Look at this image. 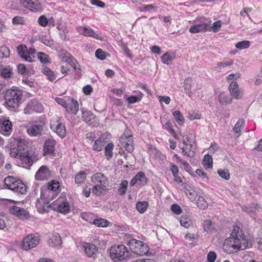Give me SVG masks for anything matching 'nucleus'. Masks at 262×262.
<instances>
[{
	"instance_id": "24",
	"label": "nucleus",
	"mask_w": 262,
	"mask_h": 262,
	"mask_svg": "<svg viewBox=\"0 0 262 262\" xmlns=\"http://www.w3.org/2000/svg\"><path fill=\"white\" fill-rule=\"evenodd\" d=\"M48 243L52 247L60 245L62 244V240L59 234L58 233H53L49 238Z\"/></svg>"
},
{
	"instance_id": "52",
	"label": "nucleus",
	"mask_w": 262,
	"mask_h": 262,
	"mask_svg": "<svg viewBox=\"0 0 262 262\" xmlns=\"http://www.w3.org/2000/svg\"><path fill=\"white\" fill-rule=\"evenodd\" d=\"M1 74L3 77L5 78H9L12 76V69L8 67L5 68L1 71Z\"/></svg>"
},
{
	"instance_id": "14",
	"label": "nucleus",
	"mask_w": 262,
	"mask_h": 262,
	"mask_svg": "<svg viewBox=\"0 0 262 262\" xmlns=\"http://www.w3.org/2000/svg\"><path fill=\"white\" fill-rule=\"evenodd\" d=\"M36 206L38 212L43 213L48 211L51 205H49V202L46 200L45 197L41 192L40 199H37L36 202Z\"/></svg>"
},
{
	"instance_id": "23",
	"label": "nucleus",
	"mask_w": 262,
	"mask_h": 262,
	"mask_svg": "<svg viewBox=\"0 0 262 262\" xmlns=\"http://www.w3.org/2000/svg\"><path fill=\"white\" fill-rule=\"evenodd\" d=\"M128 245L130 246V249L131 250L133 249V248L132 247V246L135 245V248L140 247L143 249V251L141 252V253H139V255L145 254L148 251V246L146 244L143 243L140 241L132 239L128 242Z\"/></svg>"
},
{
	"instance_id": "9",
	"label": "nucleus",
	"mask_w": 262,
	"mask_h": 262,
	"mask_svg": "<svg viewBox=\"0 0 262 262\" xmlns=\"http://www.w3.org/2000/svg\"><path fill=\"white\" fill-rule=\"evenodd\" d=\"M20 5L25 9L35 13L41 12L42 7L38 0H20Z\"/></svg>"
},
{
	"instance_id": "31",
	"label": "nucleus",
	"mask_w": 262,
	"mask_h": 262,
	"mask_svg": "<svg viewBox=\"0 0 262 262\" xmlns=\"http://www.w3.org/2000/svg\"><path fill=\"white\" fill-rule=\"evenodd\" d=\"M42 72L47 76V78L51 81L53 82L56 80V75L51 71L50 69L46 66H43Z\"/></svg>"
},
{
	"instance_id": "35",
	"label": "nucleus",
	"mask_w": 262,
	"mask_h": 262,
	"mask_svg": "<svg viewBox=\"0 0 262 262\" xmlns=\"http://www.w3.org/2000/svg\"><path fill=\"white\" fill-rule=\"evenodd\" d=\"M70 58L66 60V62L69 63L74 70L76 71L78 73L81 72V68L77 60L73 57V56H70Z\"/></svg>"
},
{
	"instance_id": "8",
	"label": "nucleus",
	"mask_w": 262,
	"mask_h": 262,
	"mask_svg": "<svg viewBox=\"0 0 262 262\" xmlns=\"http://www.w3.org/2000/svg\"><path fill=\"white\" fill-rule=\"evenodd\" d=\"M37 124L28 126L27 128L28 134L31 137H36L41 135L42 127L45 124V119L43 117H39L38 121H36Z\"/></svg>"
},
{
	"instance_id": "39",
	"label": "nucleus",
	"mask_w": 262,
	"mask_h": 262,
	"mask_svg": "<svg viewBox=\"0 0 262 262\" xmlns=\"http://www.w3.org/2000/svg\"><path fill=\"white\" fill-rule=\"evenodd\" d=\"M152 153L155 156L156 159L158 160L159 163H164L166 157L160 150L155 148L152 149Z\"/></svg>"
},
{
	"instance_id": "26",
	"label": "nucleus",
	"mask_w": 262,
	"mask_h": 262,
	"mask_svg": "<svg viewBox=\"0 0 262 262\" xmlns=\"http://www.w3.org/2000/svg\"><path fill=\"white\" fill-rule=\"evenodd\" d=\"M175 53L167 52L161 56V61L163 63L170 66L175 58Z\"/></svg>"
},
{
	"instance_id": "62",
	"label": "nucleus",
	"mask_w": 262,
	"mask_h": 262,
	"mask_svg": "<svg viewBox=\"0 0 262 262\" xmlns=\"http://www.w3.org/2000/svg\"><path fill=\"white\" fill-rule=\"evenodd\" d=\"M38 23L42 27H46L48 25V21L45 15H41L38 19Z\"/></svg>"
},
{
	"instance_id": "34",
	"label": "nucleus",
	"mask_w": 262,
	"mask_h": 262,
	"mask_svg": "<svg viewBox=\"0 0 262 262\" xmlns=\"http://www.w3.org/2000/svg\"><path fill=\"white\" fill-rule=\"evenodd\" d=\"M162 127L167 130L176 139L179 138L178 135L172 128L171 123L170 121L162 123Z\"/></svg>"
},
{
	"instance_id": "22",
	"label": "nucleus",
	"mask_w": 262,
	"mask_h": 262,
	"mask_svg": "<svg viewBox=\"0 0 262 262\" xmlns=\"http://www.w3.org/2000/svg\"><path fill=\"white\" fill-rule=\"evenodd\" d=\"M93 184H108V179L101 172L95 173L91 178Z\"/></svg>"
},
{
	"instance_id": "4",
	"label": "nucleus",
	"mask_w": 262,
	"mask_h": 262,
	"mask_svg": "<svg viewBox=\"0 0 262 262\" xmlns=\"http://www.w3.org/2000/svg\"><path fill=\"white\" fill-rule=\"evenodd\" d=\"M110 256L114 262H126L131 257V253L123 245H113L111 247Z\"/></svg>"
},
{
	"instance_id": "42",
	"label": "nucleus",
	"mask_w": 262,
	"mask_h": 262,
	"mask_svg": "<svg viewBox=\"0 0 262 262\" xmlns=\"http://www.w3.org/2000/svg\"><path fill=\"white\" fill-rule=\"evenodd\" d=\"M148 206V203L143 202H138L136 204V208L140 213H143L145 211Z\"/></svg>"
},
{
	"instance_id": "21",
	"label": "nucleus",
	"mask_w": 262,
	"mask_h": 262,
	"mask_svg": "<svg viewBox=\"0 0 262 262\" xmlns=\"http://www.w3.org/2000/svg\"><path fill=\"white\" fill-rule=\"evenodd\" d=\"M106 139L107 135L105 134L102 135L98 139L95 140L93 145V149L97 151H101L104 145L107 143Z\"/></svg>"
},
{
	"instance_id": "46",
	"label": "nucleus",
	"mask_w": 262,
	"mask_h": 262,
	"mask_svg": "<svg viewBox=\"0 0 262 262\" xmlns=\"http://www.w3.org/2000/svg\"><path fill=\"white\" fill-rule=\"evenodd\" d=\"M128 184V181L126 180H124L121 183L118 189V193L120 195H124L126 193Z\"/></svg>"
},
{
	"instance_id": "58",
	"label": "nucleus",
	"mask_w": 262,
	"mask_h": 262,
	"mask_svg": "<svg viewBox=\"0 0 262 262\" xmlns=\"http://www.w3.org/2000/svg\"><path fill=\"white\" fill-rule=\"evenodd\" d=\"M70 56L72 55L66 50H61L59 52L60 58L64 62H66V60L71 57Z\"/></svg>"
},
{
	"instance_id": "5",
	"label": "nucleus",
	"mask_w": 262,
	"mask_h": 262,
	"mask_svg": "<svg viewBox=\"0 0 262 262\" xmlns=\"http://www.w3.org/2000/svg\"><path fill=\"white\" fill-rule=\"evenodd\" d=\"M5 188L10 189L17 194H23L27 192V186L20 180L12 176L7 177L4 181Z\"/></svg>"
},
{
	"instance_id": "55",
	"label": "nucleus",
	"mask_w": 262,
	"mask_h": 262,
	"mask_svg": "<svg viewBox=\"0 0 262 262\" xmlns=\"http://www.w3.org/2000/svg\"><path fill=\"white\" fill-rule=\"evenodd\" d=\"M139 10L141 12H150L156 10V8L152 4L145 5L140 7Z\"/></svg>"
},
{
	"instance_id": "37",
	"label": "nucleus",
	"mask_w": 262,
	"mask_h": 262,
	"mask_svg": "<svg viewBox=\"0 0 262 262\" xmlns=\"http://www.w3.org/2000/svg\"><path fill=\"white\" fill-rule=\"evenodd\" d=\"M181 225L185 227L188 228L192 225V221L188 215H182L180 220Z\"/></svg>"
},
{
	"instance_id": "3",
	"label": "nucleus",
	"mask_w": 262,
	"mask_h": 262,
	"mask_svg": "<svg viewBox=\"0 0 262 262\" xmlns=\"http://www.w3.org/2000/svg\"><path fill=\"white\" fill-rule=\"evenodd\" d=\"M23 90L16 86H13L8 90L5 94V99L6 105L12 108L18 107L21 103Z\"/></svg>"
},
{
	"instance_id": "13",
	"label": "nucleus",
	"mask_w": 262,
	"mask_h": 262,
	"mask_svg": "<svg viewBox=\"0 0 262 262\" xmlns=\"http://www.w3.org/2000/svg\"><path fill=\"white\" fill-rule=\"evenodd\" d=\"M12 132V124L11 122L6 117L0 118V134L8 136Z\"/></svg>"
},
{
	"instance_id": "10",
	"label": "nucleus",
	"mask_w": 262,
	"mask_h": 262,
	"mask_svg": "<svg viewBox=\"0 0 262 262\" xmlns=\"http://www.w3.org/2000/svg\"><path fill=\"white\" fill-rule=\"evenodd\" d=\"M42 111V105L35 99L30 100L24 110L25 114H30L34 112L41 113Z\"/></svg>"
},
{
	"instance_id": "57",
	"label": "nucleus",
	"mask_w": 262,
	"mask_h": 262,
	"mask_svg": "<svg viewBox=\"0 0 262 262\" xmlns=\"http://www.w3.org/2000/svg\"><path fill=\"white\" fill-rule=\"evenodd\" d=\"M12 23L13 25H23L25 23V19L23 17L16 16L13 18Z\"/></svg>"
},
{
	"instance_id": "41",
	"label": "nucleus",
	"mask_w": 262,
	"mask_h": 262,
	"mask_svg": "<svg viewBox=\"0 0 262 262\" xmlns=\"http://www.w3.org/2000/svg\"><path fill=\"white\" fill-rule=\"evenodd\" d=\"M58 209L60 212L64 214L68 213L70 211V206L68 202L64 201L58 205Z\"/></svg>"
},
{
	"instance_id": "51",
	"label": "nucleus",
	"mask_w": 262,
	"mask_h": 262,
	"mask_svg": "<svg viewBox=\"0 0 262 262\" xmlns=\"http://www.w3.org/2000/svg\"><path fill=\"white\" fill-rule=\"evenodd\" d=\"M217 173L222 179L228 180L230 179V174L227 169H220L217 170Z\"/></svg>"
},
{
	"instance_id": "16",
	"label": "nucleus",
	"mask_w": 262,
	"mask_h": 262,
	"mask_svg": "<svg viewBox=\"0 0 262 262\" xmlns=\"http://www.w3.org/2000/svg\"><path fill=\"white\" fill-rule=\"evenodd\" d=\"M51 176V171L48 167L45 165H42L40 167L35 176V179L39 181L48 179Z\"/></svg>"
},
{
	"instance_id": "25",
	"label": "nucleus",
	"mask_w": 262,
	"mask_h": 262,
	"mask_svg": "<svg viewBox=\"0 0 262 262\" xmlns=\"http://www.w3.org/2000/svg\"><path fill=\"white\" fill-rule=\"evenodd\" d=\"M55 141L52 139L47 140L44 144L43 150L46 154H53L55 150Z\"/></svg>"
},
{
	"instance_id": "12",
	"label": "nucleus",
	"mask_w": 262,
	"mask_h": 262,
	"mask_svg": "<svg viewBox=\"0 0 262 262\" xmlns=\"http://www.w3.org/2000/svg\"><path fill=\"white\" fill-rule=\"evenodd\" d=\"M39 243V236L37 235H28L23 239V247L26 250L36 247Z\"/></svg>"
},
{
	"instance_id": "38",
	"label": "nucleus",
	"mask_w": 262,
	"mask_h": 262,
	"mask_svg": "<svg viewBox=\"0 0 262 262\" xmlns=\"http://www.w3.org/2000/svg\"><path fill=\"white\" fill-rule=\"evenodd\" d=\"M114 145L113 143H108L104 148L105 156L107 160L111 159L113 157V150Z\"/></svg>"
},
{
	"instance_id": "56",
	"label": "nucleus",
	"mask_w": 262,
	"mask_h": 262,
	"mask_svg": "<svg viewBox=\"0 0 262 262\" xmlns=\"http://www.w3.org/2000/svg\"><path fill=\"white\" fill-rule=\"evenodd\" d=\"M38 58L41 63H48L50 62L48 55L43 52L38 53Z\"/></svg>"
},
{
	"instance_id": "53",
	"label": "nucleus",
	"mask_w": 262,
	"mask_h": 262,
	"mask_svg": "<svg viewBox=\"0 0 262 262\" xmlns=\"http://www.w3.org/2000/svg\"><path fill=\"white\" fill-rule=\"evenodd\" d=\"M233 64V61L232 59H228V60H224L221 62H218L217 65L219 68L222 69V68H225L227 67L231 66Z\"/></svg>"
},
{
	"instance_id": "61",
	"label": "nucleus",
	"mask_w": 262,
	"mask_h": 262,
	"mask_svg": "<svg viewBox=\"0 0 262 262\" xmlns=\"http://www.w3.org/2000/svg\"><path fill=\"white\" fill-rule=\"evenodd\" d=\"M203 227L206 231H211L213 229L212 222L210 220L205 221L204 222Z\"/></svg>"
},
{
	"instance_id": "28",
	"label": "nucleus",
	"mask_w": 262,
	"mask_h": 262,
	"mask_svg": "<svg viewBox=\"0 0 262 262\" xmlns=\"http://www.w3.org/2000/svg\"><path fill=\"white\" fill-rule=\"evenodd\" d=\"M194 145L190 143L182 147V152L188 157H191L194 155Z\"/></svg>"
},
{
	"instance_id": "15",
	"label": "nucleus",
	"mask_w": 262,
	"mask_h": 262,
	"mask_svg": "<svg viewBox=\"0 0 262 262\" xmlns=\"http://www.w3.org/2000/svg\"><path fill=\"white\" fill-rule=\"evenodd\" d=\"M10 212L22 220L28 219L29 217V213L24 209L17 206H13L9 208Z\"/></svg>"
},
{
	"instance_id": "40",
	"label": "nucleus",
	"mask_w": 262,
	"mask_h": 262,
	"mask_svg": "<svg viewBox=\"0 0 262 262\" xmlns=\"http://www.w3.org/2000/svg\"><path fill=\"white\" fill-rule=\"evenodd\" d=\"M176 121L180 125H182L184 122V117L179 111H176L172 114Z\"/></svg>"
},
{
	"instance_id": "63",
	"label": "nucleus",
	"mask_w": 262,
	"mask_h": 262,
	"mask_svg": "<svg viewBox=\"0 0 262 262\" xmlns=\"http://www.w3.org/2000/svg\"><path fill=\"white\" fill-rule=\"evenodd\" d=\"M171 211L177 214H180L182 210L181 208L177 204H172L171 206Z\"/></svg>"
},
{
	"instance_id": "17",
	"label": "nucleus",
	"mask_w": 262,
	"mask_h": 262,
	"mask_svg": "<svg viewBox=\"0 0 262 262\" xmlns=\"http://www.w3.org/2000/svg\"><path fill=\"white\" fill-rule=\"evenodd\" d=\"M83 247L88 257L96 258L98 248L94 244L84 242L83 244Z\"/></svg>"
},
{
	"instance_id": "36",
	"label": "nucleus",
	"mask_w": 262,
	"mask_h": 262,
	"mask_svg": "<svg viewBox=\"0 0 262 262\" xmlns=\"http://www.w3.org/2000/svg\"><path fill=\"white\" fill-rule=\"evenodd\" d=\"M219 101L222 104H229L231 103L232 98L230 96L225 93H221L219 96Z\"/></svg>"
},
{
	"instance_id": "49",
	"label": "nucleus",
	"mask_w": 262,
	"mask_h": 262,
	"mask_svg": "<svg viewBox=\"0 0 262 262\" xmlns=\"http://www.w3.org/2000/svg\"><path fill=\"white\" fill-rule=\"evenodd\" d=\"M85 172L84 171H80L78 172L75 177V182L77 184H81V183H83L85 181Z\"/></svg>"
},
{
	"instance_id": "33",
	"label": "nucleus",
	"mask_w": 262,
	"mask_h": 262,
	"mask_svg": "<svg viewBox=\"0 0 262 262\" xmlns=\"http://www.w3.org/2000/svg\"><path fill=\"white\" fill-rule=\"evenodd\" d=\"M244 124L245 121L243 119H239L235 124L233 130L237 137H238L241 135V131L244 128Z\"/></svg>"
},
{
	"instance_id": "19",
	"label": "nucleus",
	"mask_w": 262,
	"mask_h": 262,
	"mask_svg": "<svg viewBox=\"0 0 262 262\" xmlns=\"http://www.w3.org/2000/svg\"><path fill=\"white\" fill-rule=\"evenodd\" d=\"M209 24L201 21L199 24H196L191 26L189 28V32L191 33H197L199 32H206L208 30Z\"/></svg>"
},
{
	"instance_id": "18",
	"label": "nucleus",
	"mask_w": 262,
	"mask_h": 262,
	"mask_svg": "<svg viewBox=\"0 0 262 262\" xmlns=\"http://www.w3.org/2000/svg\"><path fill=\"white\" fill-rule=\"evenodd\" d=\"M82 117L83 120L90 125L95 126L97 123L95 115L90 111L82 110Z\"/></svg>"
},
{
	"instance_id": "44",
	"label": "nucleus",
	"mask_w": 262,
	"mask_h": 262,
	"mask_svg": "<svg viewBox=\"0 0 262 262\" xmlns=\"http://www.w3.org/2000/svg\"><path fill=\"white\" fill-rule=\"evenodd\" d=\"M196 204L198 207L202 209H205L208 207V203L205 199L200 195L198 196Z\"/></svg>"
},
{
	"instance_id": "32",
	"label": "nucleus",
	"mask_w": 262,
	"mask_h": 262,
	"mask_svg": "<svg viewBox=\"0 0 262 262\" xmlns=\"http://www.w3.org/2000/svg\"><path fill=\"white\" fill-rule=\"evenodd\" d=\"M83 36L86 37H92L95 39L100 40H103V37L101 34L97 33L94 31V30L90 28H86Z\"/></svg>"
},
{
	"instance_id": "20",
	"label": "nucleus",
	"mask_w": 262,
	"mask_h": 262,
	"mask_svg": "<svg viewBox=\"0 0 262 262\" xmlns=\"http://www.w3.org/2000/svg\"><path fill=\"white\" fill-rule=\"evenodd\" d=\"M229 91L231 96L236 99H240L243 94L240 91L238 84L237 82L233 81L230 83L229 86Z\"/></svg>"
},
{
	"instance_id": "54",
	"label": "nucleus",
	"mask_w": 262,
	"mask_h": 262,
	"mask_svg": "<svg viewBox=\"0 0 262 262\" xmlns=\"http://www.w3.org/2000/svg\"><path fill=\"white\" fill-rule=\"evenodd\" d=\"M221 26L222 23L221 20L216 21L213 23L212 25L210 28H208V30L217 32L220 30Z\"/></svg>"
},
{
	"instance_id": "64",
	"label": "nucleus",
	"mask_w": 262,
	"mask_h": 262,
	"mask_svg": "<svg viewBox=\"0 0 262 262\" xmlns=\"http://www.w3.org/2000/svg\"><path fill=\"white\" fill-rule=\"evenodd\" d=\"M216 257V253L213 251L209 252L207 255V260L208 262H214Z\"/></svg>"
},
{
	"instance_id": "43",
	"label": "nucleus",
	"mask_w": 262,
	"mask_h": 262,
	"mask_svg": "<svg viewBox=\"0 0 262 262\" xmlns=\"http://www.w3.org/2000/svg\"><path fill=\"white\" fill-rule=\"evenodd\" d=\"M9 55V49L5 46H2L0 48V59L8 58Z\"/></svg>"
},
{
	"instance_id": "1",
	"label": "nucleus",
	"mask_w": 262,
	"mask_h": 262,
	"mask_svg": "<svg viewBox=\"0 0 262 262\" xmlns=\"http://www.w3.org/2000/svg\"><path fill=\"white\" fill-rule=\"evenodd\" d=\"M30 141L25 138H11L7 146L10 149V156L19 159L22 164H33L39 159L37 154L33 150H25L29 148Z\"/></svg>"
},
{
	"instance_id": "50",
	"label": "nucleus",
	"mask_w": 262,
	"mask_h": 262,
	"mask_svg": "<svg viewBox=\"0 0 262 262\" xmlns=\"http://www.w3.org/2000/svg\"><path fill=\"white\" fill-rule=\"evenodd\" d=\"M138 182L139 181L141 185H144L147 183V179L145 176V174L143 172H139L135 176Z\"/></svg>"
},
{
	"instance_id": "48",
	"label": "nucleus",
	"mask_w": 262,
	"mask_h": 262,
	"mask_svg": "<svg viewBox=\"0 0 262 262\" xmlns=\"http://www.w3.org/2000/svg\"><path fill=\"white\" fill-rule=\"evenodd\" d=\"M201 117V114L198 111H190L188 112V118L191 120L199 119Z\"/></svg>"
},
{
	"instance_id": "27",
	"label": "nucleus",
	"mask_w": 262,
	"mask_h": 262,
	"mask_svg": "<svg viewBox=\"0 0 262 262\" xmlns=\"http://www.w3.org/2000/svg\"><path fill=\"white\" fill-rule=\"evenodd\" d=\"M133 93H135V95L130 96L127 99L128 102L130 104L139 102L143 98V94L139 91H134Z\"/></svg>"
},
{
	"instance_id": "30",
	"label": "nucleus",
	"mask_w": 262,
	"mask_h": 262,
	"mask_svg": "<svg viewBox=\"0 0 262 262\" xmlns=\"http://www.w3.org/2000/svg\"><path fill=\"white\" fill-rule=\"evenodd\" d=\"M95 184V185L93 187L92 189V192L93 193L97 195H101L103 191L107 190V186H108V184Z\"/></svg>"
},
{
	"instance_id": "6",
	"label": "nucleus",
	"mask_w": 262,
	"mask_h": 262,
	"mask_svg": "<svg viewBox=\"0 0 262 262\" xmlns=\"http://www.w3.org/2000/svg\"><path fill=\"white\" fill-rule=\"evenodd\" d=\"M120 145L125 149L128 152H132L134 150L133 137L130 130H125L119 140Z\"/></svg>"
},
{
	"instance_id": "59",
	"label": "nucleus",
	"mask_w": 262,
	"mask_h": 262,
	"mask_svg": "<svg viewBox=\"0 0 262 262\" xmlns=\"http://www.w3.org/2000/svg\"><path fill=\"white\" fill-rule=\"evenodd\" d=\"M59 187V183L57 182H55L54 181L51 183L48 184V190H47L48 193L51 192L52 191H55Z\"/></svg>"
},
{
	"instance_id": "11",
	"label": "nucleus",
	"mask_w": 262,
	"mask_h": 262,
	"mask_svg": "<svg viewBox=\"0 0 262 262\" xmlns=\"http://www.w3.org/2000/svg\"><path fill=\"white\" fill-rule=\"evenodd\" d=\"M50 127L52 130L56 132V134L61 138H63L66 135V130L64 124L62 123L61 118H57L56 121L51 122Z\"/></svg>"
},
{
	"instance_id": "7",
	"label": "nucleus",
	"mask_w": 262,
	"mask_h": 262,
	"mask_svg": "<svg viewBox=\"0 0 262 262\" xmlns=\"http://www.w3.org/2000/svg\"><path fill=\"white\" fill-rule=\"evenodd\" d=\"M17 51L19 56L26 61L31 62L33 61L36 52L35 49H28L26 45L22 44L18 46Z\"/></svg>"
},
{
	"instance_id": "45",
	"label": "nucleus",
	"mask_w": 262,
	"mask_h": 262,
	"mask_svg": "<svg viewBox=\"0 0 262 262\" xmlns=\"http://www.w3.org/2000/svg\"><path fill=\"white\" fill-rule=\"evenodd\" d=\"M250 45V42L248 40H243L239 41L235 44V47L239 50L248 49Z\"/></svg>"
},
{
	"instance_id": "2",
	"label": "nucleus",
	"mask_w": 262,
	"mask_h": 262,
	"mask_svg": "<svg viewBox=\"0 0 262 262\" xmlns=\"http://www.w3.org/2000/svg\"><path fill=\"white\" fill-rule=\"evenodd\" d=\"M248 239L239 227H234L230 236L224 241L223 249L228 253H236L251 247Z\"/></svg>"
},
{
	"instance_id": "29",
	"label": "nucleus",
	"mask_w": 262,
	"mask_h": 262,
	"mask_svg": "<svg viewBox=\"0 0 262 262\" xmlns=\"http://www.w3.org/2000/svg\"><path fill=\"white\" fill-rule=\"evenodd\" d=\"M68 105V107L66 109L67 111L71 112V113L76 115L79 110V104L77 101L72 98L70 99V102Z\"/></svg>"
},
{
	"instance_id": "60",
	"label": "nucleus",
	"mask_w": 262,
	"mask_h": 262,
	"mask_svg": "<svg viewBox=\"0 0 262 262\" xmlns=\"http://www.w3.org/2000/svg\"><path fill=\"white\" fill-rule=\"evenodd\" d=\"M95 56L97 58L103 60L106 58V54L101 49H98L95 52Z\"/></svg>"
},
{
	"instance_id": "47",
	"label": "nucleus",
	"mask_w": 262,
	"mask_h": 262,
	"mask_svg": "<svg viewBox=\"0 0 262 262\" xmlns=\"http://www.w3.org/2000/svg\"><path fill=\"white\" fill-rule=\"evenodd\" d=\"M93 224L99 227H105L107 226L108 222L103 219H97L94 220Z\"/></svg>"
}]
</instances>
